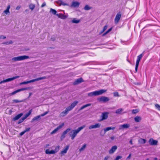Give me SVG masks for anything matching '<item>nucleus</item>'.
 Instances as JSON below:
<instances>
[{
  "label": "nucleus",
  "instance_id": "obj_18",
  "mask_svg": "<svg viewBox=\"0 0 160 160\" xmlns=\"http://www.w3.org/2000/svg\"><path fill=\"white\" fill-rule=\"evenodd\" d=\"M83 81L82 79L81 78H80L76 79L74 82L73 84L74 85L78 84L82 82Z\"/></svg>",
  "mask_w": 160,
  "mask_h": 160
},
{
  "label": "nucleus",
  "instance_id": "obj_33",
  "mask_svg": "<svg viewBox=\"0 0 160 160\" xmlns=\"http://www.w3.org/2000/svg\"><path fill=\"white\" fill-rule=\"evenodd\" d=\"M50 12L52 13V14H53L54 15H56V14H56V13H57L56 11L53 9L51 8L50 9Z\"/></svg>",
  "mask_w": 160,
  "mask_h": 160
},
{
  "label": "nucleus",
  "instance_id": "obj_56",
  "mask_svg": "<svg viewBox=\"0 0 160 160\" xmlns=\"http://www.w3.org/2000/svg\"><path fill=\"white\" fill-rule=\"evenodd\" d=\"M30 130V128H26L25 130H24L25 132H27L29 131Z\"/></svg>",
  "mask_w": 160,
  "mask_h": 160
},
{
  "label": "nucleus",
  "instance_id": "obj_7",
  "mask_svg": "<svg viewBox=\"0 0 160 160\" xmlns=\"http://www.w3.org/2000/svg\"><path fill=\"white\" fill-rule=\"evenodd\" d=\"M46 78H47L46 77L44 76L41 77H40L37 78H36L35 79H32L28 81V83L31 82H33L36 81H38L40 80L46 79Z\"/></svg>",
  "mask_w": 160,
  "mask_h": 160
},
{
  "label": "nucleus",
  "instance_id": "obj_16",
  "mask_svg": "<svg viewBox=\"0 0 160 160\" xmlns=\"http://www.w3.org/2000/svg\"><path fill=\"white\" fill-rule=\"evenodd\" d=\"M69 146H67L61 152V154L62 155H63L65 154L67 152V151L69 149Z\"/></svg>",
  "mask_w": 160,
  "mask_h": 160
},
{
  "label": "nucleus",
  "instance_id": "obj_52",
  "mask_svg": "<svg viewBox=\"0 0 160 160\" xmlns=\"http://www.w3.org/2000/svg\"><path fill=\"white\" fill-rule=\"evenodd\" d=\"M155 107H156L158 108L159 110H160V106L158 104H156L155 105Z\"/></svg>",
  "mask_w": 160,
  "mask_h": 160
},
{
  "label": "nucleus",
  "instance_id": "obj_48",
  "mask_svg": "<svg viewBox=\"0 0 160 160\" xmlns=\"http://www.w3.org/2000/svg\"><path fill=\"white\" fill-rule=\"evenodd\" d=\"M28 83V81H25V82H21L20 83V85H22V84H27Z\"/></svg>",
  "mask_w": 160,
  "mask_h": 160
},
{
  "label": "nucleus",
  "instance_id": "obj_51",
  "mask_svg": "<svg viewBox=\"0 0 160 160\" xmlns=\"http://www.w3.org/2000/svg\"><path fill=\"white\" fill-rule=\"evenodd\" d=\"M48 111L46 112H44V113L41 114L40 116H41V117L44 116L45 115H46L48 113Z\"/></svg>",
  "mask_w": 160,
  "mask_h": 160
},
{
  "label": "nucleus",
  "instance_id": "obj_37",
  "mask_svg": "<svg viewBox=\"0 0 160 160\" xmlns=\"http://www.w3.org/2000/svg\"><path fill=\"white\" fill-rule=\"evenodd\" d=\"M59 148L60 146H58L55 147V149L53 150L54 151V152H55V153H56L59 151Z\"/></svg>",
  "mask_w": 160,
  "mask_h": 160
},
{
  "label": "nucleus",
  "instance_id": "obj_39",
  "mask_svg": "<svg viewBox=\"0 0 160 160\" xmlns=\"http://www.w3.org/2000/svg\"><path fill=\"white\" fill-rule=\"evenodd\" d=\"M112 30V28H110L107 31H106L103 34V36H104L106 35L107 33H108L110 31H111Z\"/></svg>",
  "mask_w": 160,
  "mask_h": 160
},
{
  "label": "nucleus",
  "instance_id": "obj_40",
  "mask_svg": "<svg viewBox=\"0 0 160 160\" xmlns=\"http://www.w3.org/2000/svg\"><path fill=\"white\" fill-rule=\"evenodd\" d=\"M23 101L22 100H19L17 99H14L13 100V102L15 103H18L21 102Z\"/></svg>",
  "mask_w": 160,
  "mask_h": 160
},
{
  "label": "nucleus",
  "instance_id": "obj_43",
  "mask_svg": "<svg viewBox=\"0 0 160 160\" xmlns=\"http://www.w3.org/2000/svg\"><path fill=\"white\" fill-rule=\"evenodd\" d=\"M114 96V97H119L118 93L117 92H115L113 93Z\"/></svg>",
  "mask_w": 160,
  "mask_h": 160
},
{
  "label": "nucleus",
  "instance_id": "obj_9",
  "mask_svg": "<svg viewBox=\"0 0 160 160\" xmlns=\"http://www.w3.org/2000/svg\"><path fill=\"white\" fill-rule=\"evenodd\" d=\"M11 6L10 5H8L6 9L4 11L3 13H4L5 15H9L10 14V12L9 9L10 8Z\"/></svg>",
  "mask_w": 160,
  "mask_h": 160
},
{
  "label": "nucleus",
  "instance_id": "obj_25",
  "mask_svg": "<svg viewBox=\"0 0 160 160\" xmlns=\"http://www.w3.org/2000/svg\"><path fill=\"white\" fill-rule=\"evenodd\" d=\"M115 128V127L112 128L111 127H108L107 128H106L104 129V131L105 132L104 133H105V132H107L108 131H109L110 130H111V129L114 130Z\"/></svg>",
  "mask_w": 160,
  "mask_h": 160
},
{
  "label": "nucleus",
  "instance_id": "obj_14",
  "mask_svg": "<svg viewBox=\"0 0 160 160\" xmlns=\"http://www.w3.org/2000/svg\"><path fill=\"white\" fill-rule=\"evenodd\" d=\"M130 127V125L128 124H124L119 126V129L120 130L123 128H127Z\"/></svg>",
  "mask_w": 160,
  "mask_h": 160
},
{
  "label": "nucleus",
  "instance_id": "obj_17",
  "mask_svg": "<svg viewBox=\"0 0 160 160\" xmlns=\"http://www.w3.org/2000/svg\"><path fill=\"white\" fill-rule=\"evenodd\" d=\"M108 112H104L102 114V120H103L104 119H107L108 118Z\"/></svg>",
  "mask_w": 160,
  "mask_h": 160
},
{
  "label": "nucleus",
  "instance_id": "obj_35",
  "mask_svg": "<svg viewBox=\"0 0 160 160\" xmlns=\"http://www.w3.org/2000/svg\"><path fill=\"white\" fill-rule=\"evenodd\" d=\"M123 110V109L122 108H119L116 111V113L117 114H120L122 112Z\"/></svg>",
  "mask_w": 160,
  "mask_h": 160
},
{
  "label": "nucleus",
  "instance_id": "obj_46",
  "mask_svg": "<svg viewBox=\"0 0 160 160\" xmlns=\"http://www.w3.org/2000/svg\"><path fill=\"white\" fill-rule=\"evenodd\" d=\"M18 92H19L18 91V90H17L14 91L13 92H12L10 94V95H13Z\"/></svg>",
  "mask_w": 160,
  "mask_h": 160
},
{
  "label": "nucleus",
  "instance_id": "obj_29",
  "mask_svg": "<svg viewBox=\"0 0 160 160\" xmlns=\"http://www.w3.org/2000/svg\"><path fill=\"white\" fill-rule=\"evenodd\" d=\"M80 22V20L78 19H77L76 18H74L72 20V22L73 23H78Z\"/></svg>",
  "mask_w": 160,
  "mask_h": 160
},
{
  "label": "nucleus",
  "instance_id": "obj_63",
  "mask_svg": "<svg viewBox=\"0 0 160 160\" xmlns=\"http://www.w3.org/2000/svg\"><path fill=\"white\" fill-rule=\"evenodd\" d=\"M4 43L7 45L9 44L8 42H6Z\"/></svg>",
  "mask_w": 160,
  "mask_h": 160
},
{
  "label": "nucleus",
  "instance_id": "obj_22",
  "mask_svg": "<svg viewBox=\"0 0 160 160\" xmlns=\"http://www.w3.org/2000/svg\"><path fill=\"white\" fill-rule=\"evenodd\" d=\"M80 4L79 2H73L71 6L74 7H78Z\"/></svg>",
  "mask_w": 160,
  "mask_h": 160
},
{
  "label": "nucleus",
  "instance_id": "obj_47",
  "mask_svg": "<svg viewBox=\"0 0 160 160\" xmlns=\"http://www.w3.org/2000/svg\"><path fill=\"white\" fill-rule=\"evenodd\" d=\"M108 26L107 25H105L103 28L102 31L101 32L102 33L107 28Z\"/></svg>",
  "mask_w": 160,
  "mask_h": 160
},
{
  "label": "nucleus",
  "instance_id": "obj_60",
  "mask_svg": "<svg viewBox=\"0 0 160 160\" xmlns=\"http://www.w3.org/2000/svg\"><path fill=\"white\" fill-rule=\"evenodd\" d=\"M9 44H11L12 43V41H10L8 42Z\"/></svg>",
  "mask_w": 160,
  "mask_h": 160
},
{
  "label": "nucleus",
  "instance_id": "obj_41",
  "mask_svg": "<svg viewBox=\"0 0 160 160\" xmlns=\"http://www.w3.org/2000/svg\"><path fill=\"white\" fill-rule=\"evenodd\" d=\"M72 109V108L70 106L66 109V110L68 112L71 111Z\"/></svg>",
  "mask_w": 160,
  "mask_h": 160
},
{
  "label": "nucleus",
  "instance_id": "obj_13",
  "mask_svg": "<svg viewBox=\"0 0 160 160\" xmlns=\"http://www.w3.org/2000/svg\"><path fill=\"white\" fill-rule=\"evenodd\" d=\"M56 15L58 16V18L63 19H66L68 17V15H64L61 13L57 14Z\"/></svg>",
  "mask_w": 160,
  "mask_h": 160
},
{
  "label": "nucleus",
  "instance_id": "obj_20",
  "mask_svg": "<svg viewBox=\"0 0 160 160\" xmlns=\"http://www.w3.org/2000/svg\"><path fill=\"white\" fill-rule=\"evenodd\" d=\"M55 152L53 150H50L49 149H47L45 151V153L47 154H54Z\"/></svg>",
  "mask_w": 160,
  "mask_h": 160
},
{
  "label": "nucleus",
  "instance_id": "obj_15",
  "mask_svg": "<svg viewBox=\"0 0 160 160\" xmlns=\"http://www.w3.org/2000/svg\"><path fill=\"white\" fill-rule=\"evenodd\" d=\"M99 101L100 102H106L109 100V98L106 97H102L99 99Z\"/></svg>",
  "mask_w": 160,
  "mask_h": 160
},
{
  "label": "nucleus",
  "instance_id": "obj_31",
  "mask_svg": "<svg viewBox=\"0 0 160 160\" xmlns=\"http://www.w3.org/2000/svg\"><path fill=\"white\" fill-rule=\"evenodd\" d=\"M31 89V88L30 87H28V88H22L20 89H18V92H20V91L25 90H28L29 89Z\"/></svg>",
  "mask_w": 160,
  "mask_h": 160
},
{
  "label": "nucleus",
  "instance_id": "obj_6",
  "mask_svg": "<svg viewBox=\"0 0 160 160\" xmlns=\"http://www.w3.org/2000/svg\"><path fill=\"white\" fill-rule=\"evenodd\" d=\"M71 130V129L68 128H67L66 130L64 131L62 135H61L60 139L61 140H62L65 137L66 135L67 134V133L70 131Z\"/></svg>",
  "mask_w": 160,
  "mask_h": 160
},
{
  "label": "nucleus",
  "instance_id": "obj_55",
  "mask_svg": "<svg viewBox=\"0 0 160 160\" xmlns=\"http://www.w3.org/2000/svg\"><path fill=\"white\" fill-rule=\"evenodd\" d=\"M25 133V132L24 131L21 132L20 134V135H21V136H22V135H23Z\"/></svg>",
  "mask_w": 160,
  "mask_h": 160
},
{
  "label": "nucleus",
  "instance_id": "obj_53",
  "mask_svg": "<svg viewBox=\"0 0 160 160\" xmlns=\"http://www.w3.org/2000/svg\"><path fill=\"white\" fill-rule=\"evenodd\" d=\"M20 8H21V6H18L16 7V10H19V9Z\"/></svg>",
  "mask_w": 160,
  "mask_h": 160
},
{
  "label": "nucleus",
  "instance_id": "obj_38",
  "mask_svg": "<svg viewBox=\"0 0 160 160\" xmlns=\"http://www.w3.org/2000/svg\"><path fill=\"white\" fill-rule=\"evenodd\" d=\"M91 8L88 5H86L84 8V9L85 10H88L90 9Z\"/></svg>",
  "mask_w": 160,
  "mask_h": 160
},
{
  "label": "nucleus",
  "instance_id": "obj_11",
  "mask_svg": "<svg viewBox=\"0 0 160 160\" xmlns=\"http://www.w3.org/2000/svg\"><path fill=\"white\" fill-rule=\"evenodd\" d=\"M117 149V147L116 145L112 146L109 151V153L110 154H113L116 151Z\"/></svg>",
  "mask_w": 160,
  "mask_h": 160
},
{
  "label": "nucleus",
  "instance_id": "obj_45",
  "mask_svg": "<svg viewBox=\"0 0 160 160\" xmlns=\"http://www.w3.org/2000/svg\"><path fill=\"white\" fill-rule=\"evenodd\" d=\"M59 2H60V5H63V6H65L67 5V4L66 3H65L64 2L61 1H60Z\"/></svg>",
  "mask_w": 160,
  "mask_h": 160
},
{
  "label": "nucleus",
  "instance_id": "obj_59",
  "mask_svg": "<svg viewBox=\"0 0 160 160\" xmlns=\"http://www.w3.org/2000/svg\"><path fill=\"white\" fill-rule=\"evenodd\" d=\"M108 158L109 157L108 156H106L104 158V160H107Z\"/></svg>",
  "mask_w": 160,
  "mask_h": 160
},
{
  "label": "nucleus",
  "instance_id": "obj_23",
  "mask_svg": "<svg viewBox=\"0 0 160 160\" xmlns=\"http://www.w3.org/2000/svg\"><path fill=\"white\" fill-rule=\"evenodd\" d=\"M142 119V118L140 116H137L134 118V120L136 122H140Z\"/></svg>",
  "mask_w": 160,
  "mask_h": 160
},
{
  "label": "nucleus",
  "instance_id": "obj_10",
  "mask_svg": "<svg viewBox=\"0 0 160 160\" xmlns=\"http://www.w3.org/2000/svg\"><path fill=\"white\" fill-rule=\"evenodd\" d=\"M121 16V13L120 12L118 13L116 15L115 18V22L117 23L120 20Z\"/></svg>",
  "mask_w": 160,
  "mask_h": 160
},
{
  "label": "nucleus",
  "instance_id": "obj_3",
  "mask_svg": "<svg viewBox=\"0 0 160 160\" xmlns=\"http://www.w3.org/2000/svg\"><path fill=\"white\" fill-rule=\"evenodd\" d=\"M29 57L26 55L20 56L18 57H14L12 59V60L13 62L20 61L29 58Z\"/></svg>",
  "mask_w": 160,
  "mask_h": 160
},
{
  "label": "nucleus",
  "instance_id": "obj_32",
  "mask_svg": "<svg viewBox=\"0 0 160 160\" xmlns=\"http://www.w3.org/2000/svg\"><path fill=\"white\" fill-rule=\"evenodd\" d=\"M40 115H38V116H37L36 117H34V118H33L32 120V122H33V121L37 120L40 118Z\"/></svg>",
  "mask_w": 160,
  "mask_h": 160
},
{
  "label": "nucleus",
  "instance_id": "obj_5",
  "mask_svg": "<svg viewBox=\"0 0 160 160\" xmlns=\"http://www.w3.org/2000/svg\"><path fill=\"white\" fill-rule=\"evenodd\" d=\"M64 123H62L58 126L56 128L54 129L52 131L51 133V134H53L56 133L59 130L62 128V127L64 126Z\"/></svg>",
  "mask_w": 160,
  "mask_h": 160
},
{
  "label": "nucleus",
  "instance_id": "obj_26",
  "mask_svg": "<svg viewBox=\"0 0 160 160\" xmlns=\"http://www.w3.org/2000/svg\"><path fill=\"white\" fill-rule=\"evenodd\" d=\"M87 145L86 144H84L82 147L79 149V151L80 152H82L84 150L85 148H86Z\"/></svg>",
  "mask_w": 160,
  "mask_h": 160
},
{
  "label": "nucleus",
  "instance_id": "obj_34",
  "mask_svg": "<svg viewBox=\"0 0 160 160\" xmlns=\"http://www.w3.org/2000/svg\"><path fill=\"white\" fill-rule=\"evenodd\" d=\"M138 142L144 144L146 142V140L145 139L141 138L138 140Z\"/></svg>",
  "mask_w": 160,
  "mask_h": 160
},
{
  "label": "nucleus",
  "instance_id": "obj_50",
  "mask_svg": "<svg viewBox=\"0 0 160 160\" xmlns=\"http://www.w3.org/2000/svg\"><path fill=\"white\" fill-rule=\"evenodd\" d=\"M143 56V55L142 54H140V55H139V56H138V57H137V58L140 59L141 60V59L142 58V57Z\"/></svg>",
  "mask_w": 160,
  "mask_h": 160
},
{
  "label": "nucleus",
  "instance_id": "obj_49",
  "mask_svg": "<svg viewBox=\"0 0 160 160\" xmlns=\"http://www.w3.org/2000/svg\"><path fill=\"white\" fill-rule=\"evenodd\" d=\"M25 119H24V118L22 117L21 119H20V120H19L18 122V123L19 124L20 123L22 122Z\"/></svg>",
  "mask_w": 160,
  "mask_h": 160
},
{
  "label": "nucleus",
  "instance_id": "obj_4",
  "mask_svg": "<svg viewBox=\"0 0 160 160\" xmlns=\"http://www.w3.org/2000/svg\"><path fill=\"white\" fill-rule=\"evenodd\" d=\"M20 77V76H16L15 77H14L12 78H8L7 79H6V80L2 81L1 82H0V84H1L2 83H5L7 82H10V81L16 79H17V78H18Z\"/></svg>",
  "mask_w": 160,
  "mask_h": 160
},
{
  "label": "nucleus",
  "instance_id": "obj_24",
  "mask_svg": "<svg viewBox=\"0 0 160 160\" xmlns=\"http://www.w3.org/2000/svg\"><path fill=\"white\" fill-rule=\"evenodd\" d=\"M32 112V110L31 109L26 114L25 116L23 117V118H24V119H26L28 117L31 113V112Z\"/></svg>",
  "mask_w": 160,
  "mask_h": 160
},
{
  "label": "nucleus",
  "instance_id": "obj_58",
  "mask_svg": "<svg viewBox=\"0 0 160 160\" xmlns=\"http://www.w3.org/2000/svg\"><path fill=\"white\" fill-rule=\"evenodd\" d=\"M45 6H46V3L45 2H43L42 4V5L41 6V7H43Z\"/></svg>",
  "mask_w": 160,
  "mask_h": 160
},
{
  "label": "nucleus",
  "instance_id": "obj_64",
  "mask_svg": "<svg viewBox=\"0 0 160 160\" xmlns=\"http://www.w3.org/2000/svg\"><path fill=\"white\" fill-rule=\"evenodd\" d=\"M154 160H157V159H157V158H154Z\"/></svg>",
  "mask_w": 160,
  "mask_h": 160
},
{
  "label": "nucleus",
  "instance_id": "obj_27",
  "mask_svg": "<svg viewBox=\"0 0 160 160\" xmlns=\"http://www.w3.org/2000/svg\"><path fill=\"white\" fill-rule=\"evenodd\" d=\"M68 112L65 110L64 111L62 112L60 114V115L61 117H64L66 115Z\"/></svg>",
  "mask_w": 160,
  "mask_h": 160
},
{
  "label": "nucleus",
  "instance_id": "obj_28",
  "mask_svg": "<svg viewBox=\"0 0 160 160\" xmlns=\"http://www.w3.org/2000/svg\"><path fill=\"white\" fill-rule=\"evenodd\" d=\"M78 103V101H75L72 103L71 105L70 106L73 109L77 105Z\"/></svg>",
  "mask_w": 160,
  "mask_h": 160
},
{
  "label": "nucleus",
  "instance_id": "obj_61",
  "mask_svg": "<svg viewBox=\"0 0 160 160\" xmlns=\"http://www.w3.org/2000/svg\"><path fill=\"white\" fill-rule=\"evenodd\" d=\"M130 143L132 145L133 144L132 143V140H131L130 141Z\"/></svg>",
  "mask_w": 160,
  "mask_h": 160
},
{
  "label": "nucleus",
  "instance_id": "obj_44",
  "mask_svg": "<svg viewBox=\"0 0 160 160\" xmlns=\"http://www.w3.org/2000/svg\"><path fill=\"white\" fill-rule=\"evenodd\" d=\"M122 158V156H117L114 160H119Z\"/></svg>",
  "mask_w": 160,
  "mask_h": 160
},
{
  "label": "nucleus",
  "instance_id": "obj_21",
  "mask_svg": "<svg viewBox=\"0 0 160 160\" xmlns=\"http://www.w3.org/2000/svg\"><path fill=\"white\" fill-rule=\"evenodd\" d=\"M140 59L138 58H137L136 62L135 68V70L136 72H137V71L138 67V66L139 65V62H140Z\"/></svg>",
  "mask_w": 160,
  "mask_h": 160
},
{
  "label": "nucleus",
  "instance_id": "obj_12",
  "mask_svg": "<svg viewBox=\"0 0 160 160\" xmlns=\"http://www.w3.org/2000/svg\"><path fill=\"white\" fill-rule=\"evenodd\" d=\"M158 141L151 138L149 141V142L151 145H156L157 144Z\"/></svg>",
  "mask_w": 160,
  "mask_h": 160
},
{
  "label": "nucleus",
  "instance_id": "obj_2",
  "mask_svg": "<svg viewBox=\"0 0 160 160\" xmlns=\"http://www.w3.org/2000/svg\"><path fill=\"white\" fill-rule=\"evenodd\" d=\"M107 90L104 89H101L98 91H96L91 92L88 94V96L89 97L96 96L102 94V93L105 92Z\"/></svg>",
  "mask_w": 160,
  "mask_h": 160
},
{
  "label": "nucleus",
  "instance_id": "obj_54",
  "mask_svg": "<svg viewBox=\"0 0 160 160\" xmlns=\"http://www.w3.org/2000/svg\"><path fill=\"white\" fill-rule=\"evenodd\" d=\"M131 156V154H129V156L127 158V160H128V159H129L130 158Z\"/></svg>",
  "mask_w": 160,
  "mask_h": 160
},
{
  "label": "nucleus",
  "instance_id": "obj_30",
  "mask_svg": "<svg viewBox=\"0 0 160 160\" xmlns=\"http://www.w3.org/2000/svg\"><path fill=\"white\" fill-rule=\"evenodd\" d=\"M91 105V104H90V103H88V104H86L85 105H84L81 107V108L80 109V110H82L83 109H84V108H85L88 107L90 106Z\"/></svg>",
  "mask_w": 160,
  "mask_h": 160
},
{
  "label": "nucleus",
  "instance_id": "obj_62",
  "mask_svg": "<svg viewBox=\"0 0 160 160\" xmlns=\"http://www.w3.org/2000/svg\"><path fill=\"white\" fill-rule=\"evenodd\" d=\"M32 93L30 92L29 93V97H30L32 95Z\"/></svg>",
  "mask_w": 160,
  "mask_h": 160
},
{
  "label": "nucleus",
  "instance_id": "obj_42",
  "mask_svg": "<svg viewBox=\"0 0 160 160\" xmlns=\"http://www.w3.org/2000/svg\"><path fill=\"white\" fill-rule=\"evenodd\" d=\"M138 112V110L137 109H133L132 111V113L133 114H136Z\"/></svg>",
  "mask_w": 160,
  "mask_h": 160
},
{
  "label": "nucleus",
  "instance_id": "obj_57",
  "mask_svg": "<svg viewBox=\"0 0 160 160\" xmlns=\"http://www.w3.org/2000/svg\"><path fill=\"white\" fill-rule=\"evenodd\" d=\"M0 38H3V39H5L6 38V37L5 36L2 35L0 36Z\"/></svg>",
  "mask_w": 160,
  "mask_h": 160
},
{
  "label": "nucleus",
  "instance_id": "obj_36",
  "mask_svg": "<svg viewBox=\"0 0 160 160\" xmlns=\"http://www.w3.org/2000/svg\"><path fill=\"white\" fill-rule=\"evenodd\" d=\"M35 6L33 4H30L29 5V8L30 9L33 10L35 8Z\"/></svg>",
  "mask_w": 160,
  "mask_h": 160
},
{
  "label": "nucleus",
  "instance_id": "obj_19",
  "mask_svg": "<svg viewBox=\"0 0 160 160\" xmlns=\"http://www.w3.org/2000/svg\"><path fill=\"white\" fill-rule=\"evenodd\" d=\"M23 115L22 113H21L16 116L13 118V120L15 121L20 118Z\"/></svg>",
  "mask_w": 160,
  "mask_h": 160
},
{
  "label": "nucleus",
  "instance_id": "obj_1",
  "mask_svg": "<svg viewBox=\"0 0 160 160\" xmlns=\"http://www.w3.org/2000/svg\"><path fill=\"white\" fill-rule=\"evenodd\" d=\"M85 127V125H83L82 126L78 128L77 129L72 130L71 132V133H72V134H70V136L71 138V139L72 140H73L76 137L77 134Z\"/></svg>",
  "mask_w": 160,
  "mask_h": 160
},
{
  "label": "nucleus",
  "instance_id": "obj_8",
  "mask_svg": "<svg viewBox=\"0 0 160 160\" xmlns=\"http://www.w3.org/2000/svg\"><path fill=\"white\" fill-rule=\"evenodd\" d=\"M101 126V124L100 123H96L94 125H92L89 127L90 129L99 128Z\"/></svg>",
  "mask_w": 160,
  "mask_h": 160
}]
</instances>
